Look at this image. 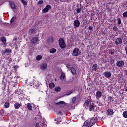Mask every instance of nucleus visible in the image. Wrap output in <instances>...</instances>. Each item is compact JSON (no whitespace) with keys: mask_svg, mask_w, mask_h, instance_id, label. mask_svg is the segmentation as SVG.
Wrapping results in <instances>:
<instances>
[{"mask_svg":"<svg viewBox=\"0 0 127 127\" xmlns=\"http://www.w3.org/2000/svg\"><path fill=\"white\" fill-rule=\"evenodd\" d=\"M94 125H95L94 120L91 118H89L84 122L83 127H93Z\"/></svg>","mask_w":127,"mask_h":127,"instance_id":"1","label":"nucleus"},{"mask_svg":"<svg viewBox=\"0 0 127 127\" xmlns=\"http://www.w3.org/2000/svg\"><path fill=\"white\" fill-rule=\"evenodd\" d=\"M81 54V51L79 50V49L75 48L73 52H72V55L73 56H79Z\"/></svg>","mask_w":127,"mask_h":127,"instance_id":"2","label":"nucleus"},{"mask_svg":"<svg viewBox=\"0 0 127 127\" xmlns=\"http://www.w3.org/2000/svg\"><path fill=\"white\" fill-rule=\"evenodd\" d=\"M59 43L60 47H61V48L63 49L66 47V44H65V41L63 39H59Z\"/></svg>","mask_w":127,"mask_h":127,"instance_id":"3","label":"nucleus"},{"mask_svg":"<svg viewBox=\"0 0 127 127\" xmlns=\"http://www.w3.org/2000/svg\"><path fill=\"white\" fill-rule=\"evenodd\" d=\"M116 65L119 67H124L125 66V62L124 61H118Z\"/></svg>","mask_w":127,"mask_h":127,"instance_id":"4","label":"nucleus"},{"mask_svg":"<svg viewBox=\"0 0 127 127\" xmlns=\"http://www.w3.org/2000/svg\"><path fill=\"white\" fill-rule=\"evenodd\" d=\"M31 86L33 87V88L35 87H39L40 86V84H39V82L37 80H34L33 83H31Z\"/></svg>","mask_w":127,"mask_h":127,"instance_id":"5","label":"nucleus"},{"mask_svg":"<svg viewBox=\"0 0 127 127\" xmlns=\"http://www.w3.org/2000/svg\"><path fill=\"white\" fill-rule=\"evenodd\" d=\"M49 9H51V6L50 5H47L43 9L42 11L44 13H46V12H48V10H49Z\"/></svg>","mask_w":127,"mask_h":127,"instance_id":"6","label":"nucleus"},{"mask_svg":"<svg viewBox=\"0 0 127 127\" xmlns=\"http://www.w3.org/2000/svg\"><path fill=\"white\" fill-rule=\"evenodd\" d=\"M91 101L90 100V99H87L85 101L83 106L84 107V108H86V109L89 107V106H90V105H91Z\"/></svg>","mask_w":127,"mask_h":127,"instance_id":"7","label":"nucleus"},{"mask_svg":"<svg viewBox=\"0 0 127 127\" xmlns=\"http://www.w3.org/2000/svg\"><path fill=\"white\" fill-rule=\"evenodd\" d=\"M103 75L105 78H111L112 77V73L110 71H105L103 73Z\"/></svg>","mask_w":127,"mask_h":127,"instance_id":"8","label":"nucleus"},{"mask_svg":"<svg viewBox=\"0 0 127 127\" xmlns=\"http://www.w3.org/2000/svg\"><path fill=\"white\" fill-rule=\"evenodd\" d=\"M73 25L75 29L80 26V22L79 20H75L73 22Z\"/></svg>","mask_w":127,"mask_h":127,"instance_id":"9","label":"nucleus"},{"mask_svg":"<svg viewBox=\"0 0 127 127\" xmlns=\"http://www.w3.org/2000/svg\"><path fill=\"white\" fill-rule=\"evenodd\" d=\"M0 40L1 41V42H2L3 45L5 46L6 44V38L4 36L1 37Z\"/></svg>","mask_w":127,"mask_h":127,"instance_id":"10","label":"nucleus"},{"mask_svg":"<svg viewBox=\"0 0 127 127\" xmlns=\"http://www.w3.org/2000/svg\"><path fill=\"white\" fill-rule=\"evenodd\" d=\"M115 43L116 44V45L122 44V43H123V40H122V39L120 38H118L115 40Z\"/></svg>","mask_w":127,"mask_h":127,"instance_id":"11","label":"nucleus"},{"mask_svg":"<svg viewBox=\"0 0 127 127\" xmlns=\"http://www.w3.org/2000/svg\"><path fill=\"white\" fill-rule=\"evenodd\" d=\"M9 3L11 8L12 10H14V9H15V4H14V2L12 1H9Z\"/></svg>","mask_w":127,"mask_h":127,"instance_id":"12","label":"nucleus"},{"mask_svg":"<svg viewBox=\"0 0 127 127\" xmlns=\"http://www.w3.org/2000/svg\"><path fill=\"white\" fill-rule=\"evenodd\" d=\"M56 104V105H58V106H60V107H64V106H66V103L64 101H60Z\"/></svg>","mask_w":127,"mask_h":127,"instance_id":"13","label":"nucleus"},{"mask_svg":"<svg viewBox=\"0 0 127 127\" xmlns=\"http://www.w3.org/2000/svg\"><path fill=\"white\" fill-rule=\"evenodd\" d=\"M102 95H103V94L101 91H97L95 94L96 99H100V98L102 97Z\"/></svg>","mask_w":127,"mask_h":127,"instance_id":"14","label":"nucleus"},{"mask_svg":"<svg viewBox=\"0 0 127 127\" xmlns=\"http://www.w3.org/2000/svg\"><path fill=\"white\" fill-rule=\"evenodd\" d=\"M107 113L108 116H112V115H114V110L112 109H108Z\"/></svg>","mask_w":127,"mask_h":127,"instance_id":"15","label":"nucleus"},{"mask_svg":"<svg viewBox=\"0 0 127 127\" xmlns=\"http://www.w3.org/2000/svg\"><path fill=\"white\" fill-rule=\"evenodd\" d=\"M12 51L10 49H5L3 52L4 54H9V53H11Z\"/></svg>","mask_w":127,"mask_h":127,"instance_id":"16","label":"nucleus"},{"mask_svg":"<svg viewBox=\"0 0 127 127\" xmlns=\"http://www.w3.org/2000/svg\"><path fill=\"white\" fill-rule=\"evenodd\" d=\"M88 107H89V111L90 112H92L94 111V110H95V106H94V104L93 103L90 104Z\"/></svg>","mask_w":127,"mask_h":127,"instance_id":"17","label":"nucleus"},{"mask_svg":"<svg viewBox=\"0 0 127 127\" xmlns=\"http://www.w3.org/2000/svg\"><path fill=\"white\" fill-rule=\"evenodd\" d=\"M97 67L98 64H94L92 67V71H93V72H96V71H97Z\"/></svg>","mask_w":127,"mask_h":127,"instance_id":"18","label":"nucleus"},{"mask_svg":"<svg viewBox=\"0 0 127 127\" xmlns=\"http://www.w3.org/2000/svg\"><path fill=\"white\" fill-rule=\"evenodd\" d=\"M16 17H13L11 20H10V25H11V26H13V25H14V21H15V19H16Z\"/></svg>","mask_w":127,"mask_h":127,"instance_id":"19","label":"nucleus"},{"mask_svg":"<svg viewBox=\"0 0 127 127\" xmlns=\"http://www.w3.org/2000/svg\"><path fill=\"white\" fill-rule=\"evenodd\" d=\"M41 69L46 70L47 69V64L44 63L41 65Z\"/></svg>","mask_w":127,"mask_h":127,"instance_id":"20","label":"nucleus"},{"mask_svg":"<svg viewBox=\"0 0 127 127\" xmlns=\"http://www.w3.org/2000/svg\"><path fill=\"white\" fill-rule=\"evenodd\" d=\"M32 43H36V42H39V40H38V38H34L31 40Z\"/></svg>","mask_w":127,"mask_h":127,"instance_id":"21","label":"nucleus"},{"mask_svg":"<svg viewBox=\"0 0 127 127\" xmlns=\"http://www.w3.org/2000/svg\"><path fill=\"white\" fill-rule=\"evenodd\" d=\"M20 107V104H19V103H15L14 104L15 109H16V110H18V109H19Z\"/></svg>","mask_w":127,"mask_h":127,"instance_id":"22","label":"nucleus"},{"mask_svg":"<svg viewBox=\"0 0 127 127\" xmlns=\"http://www.w3.org/2000/svg\"><path fill=\"white\" fill-rule=\"evenodd\" d=\"M34 33H35V30H34V29H31L29 31V34H30V35H31V34H34Z\"/></svg>","mask_w":127,"mask_h":127,"instance_id":"23","label":"nucleus"},{"mask_svg":"<svg viewBox=\"0 0 127 127\" xmlns=\"http://www.w3.org/2000/svg\"><path fill=\"white\" fill-rule=\"evenodd\" d=\"M27 109L30 110V111H32V106L30 103H28L27 105Z\"/></svg>","mask_w":127,"mask_h":127,"instance_id":"24","label":"nucleus"},{"mask_svg":"<svg viewBox=\"0 0 127 127\" xmlns=\"http://www.w3.org/2000/svg\"><path fill=\"white\" fill-rule=\"evenodd\" d=\"M71 72L73 75H75L76 74V69L74 67H71L70 68Z\"/></svg>","mask_w":127,"mask_h":127,"instance_id":"25","label":"nucleus"},{"mask_svg":"<svg viewBox=\"0 0 127 127\" xmlns=\"http://www.w3.org/2000/svg\"><path fill=\"white\" fill-rule=\"evenodd\" d=\"M54 87H55V84L54 83H50L49 88H50V89H53V88H54Z\"/></svg>","mask_w":127,"mask_h":127,"instance_id":"26","label":"nucleus"},{"mask_svg":"<svg viewBox=\"0 0 127 127\" xmlns=\"http://www.w3.org/2000/svg\"><path fill=\"white\" fill-rule=\"evenodd\" d=\"M55 91L56 92H60V91H61V88L59 86L56 87L55 88Z\"/></svg>","mask_w":127,"mask_h":127,"instance_id":"27","label":"nucleus"},{"mask_svg":"<svg viewBox=\"0 0 127 127\" xmlns=\"http://www.w3.org/2000/svg\"><path fill=\"white\" fill-rule=\"evenodd\" d=\"M123 116L125 119H127V111H125L123 113Z\"/></svg>","mask_w":127,"mask_h":127,"instance_id":"28","label":"nucleus"},{"mask_svg":"<svg viewBox=\"0 0 127 127\" xmlns=\"http://www.w3.org/2000/svg\"><path fill=\"white\" fill-rule=\"evenodd\" d=\"M92 120H93V122H95V124H96V122L98 121V116H95Z\"/></svg>","mask_w":127,"mask_h":127,"instance_id":"29","label":"nucleus"},{"mask_svg":"<svg viewBox=\"0 0 127 127\" xmlns=\"http://www.w3.org/2000/svg\"><path fill=\"white\" fill-rule=\"evenodd\" d=\"M55 52H56V50L54 48L50 50V53L53 54V53H55Z\"/></svg>","mask_w":127,"mask_h":127,"instance_id":"30","label":"nucleus"},{"mask_svg":"<svg viewBox=\"0 0 127 127\" xmlns=\"http://www.w3.org/2000/svg\"><path fill=\"white\" fill-rule=\"evenodd\" d=\"M71 103H72V105H74V104H75L76 103V97H75L72 98Z\"/></svg>","mask_w":127,"mask_h":127,"instance_id":"31","label":"nucleus"},{"mask_svg":"<svg viewBox=\"0 0 127 127\" xmlns=\"http://www.w3.org/2000/svg\"><path fill=\"white\" fill-rule=\"evenodd\" d=\"M48 42L50 43L53 42V38L52 37L49 38L48 39Z\"/></svg>","mask_w":127,"mask_h":127,"instance_id":"32","label":"nucleus"},{"mask_svg":"<svg viewBox=\"0 0 127 127\" xmlns=\"http://www.w3.org/2000/svg\"><path fill=\"white\" fill-rule=\"evenodd\" d=\"M41 59H42V56H41L40 55L37 56V57H36L37 60L39 61V60H41Z\"/></svg>","mask_w":127,"mask_h":127,"instance_id":"33","label":"nucleus"},{"mask_svg":"<svg viewBox=\"0 0 127 127\" xmlns=\"http://www.w3.org/2000/svg\"><path fill=\"white\" fill-rule=\"evenodd\" d=\"M4 106L5 107V108H9V103L6 102L4 104Z\"/></svg>","mask_w":127,"mask_h":127,"instance_id":"34","label":"nucleus"},{"mask_svg":"<svg viewBox=\"0 0 127 127\" xmlns=\"http://www.w3.org/2000/svg\"><path fill=\"white\" fill-rule=\"evenodd\" d=\"M64 78H65V74L62 73V75L61 76V79L62 80H64Z\"/></svg>","mask_w":127,"mask_h":127,"instance_id":"35","label":"nucleus"},{"mask_svg":"<svg viewBox=\"0 0 127 127\" xmlns=\"http://www.w3.org/2000/svg\"><path fill=\"white\" fill-rule=\"evenodd\" d=\"M66 67L67 68V69H68V70H70V69H71V65H70L69 64H66Z\"/></svg>","mask_w":127,"mask_h":127,"instance_id":"36","label":"nucleus"},{"mask_svg":"<svg viewBox=\"0 0 127 127\" xmlns=\"http://www.w3.org/2000/svg\"><path fill=\"white\" fill-rule=\"evenodd\" d=\"M110 63H111V64H114V63H115V60H114V59H111Z\"/></svg>","mask_w":127,"mask_h":127,"instance_id":"37","label":"nucleus"},{"mask_svg":"<svg viewBox=\"0 0 127 127\" xmlns=\"http://www.w3.org/2000/svg\"><path fill=\"white\" fill-rule=\"evenodd\" d=\"M123 15L124 17H127V11L123 13Z\"/></svg>","mask_w":127,"mask_h":127,"instance_id":"38","label":"nucleus"},{"mask_svg":"<svg viewBox=\"0 0 127 127\" xmlns=\"http://www.w3.org/2000/svg\"><path fill=\"white\" fill-rule=\"evenodd\" d=\"M21 2L24 4V5H26V2L24 0H21Z\"/></svg>","mask_w":127,"mask_h":127,"instance_id":"39","label":"nucleus"},{"mask_svg":"<svg viewBox=\"0 0 127 127\" xmlns=\"http://www.w3.org/2000/svg\"><path fill=\"white\" fill-rule=\"evenodd\" d=\"M121 23H122V20H121V18H119L118 19V24H121Z\"/></svg>","mask_w":127,"mask_h":127,"instance_id":"40","label":"nucleus"},{"mask_svg":"<svg viewBox=\"0 0 127 127\" xmlns=\"http://www.w3.org/2000/svg\"><path fill=\"white\" fill-rule=\"evenodd\" d=\"M43 3V0H39L38 2V4H42Z\"/></svg>","mask_w":127,"mask_h":127,"instance_id":"41","label":"nucleus"},{"mask_svg":"<svg viewBox=\"0 0 127 127\" xmlns=\"http://www.w3.org/2000/svg\"><path fill=\"white\" fill-rule=\"evenodd\" d=\"M76 11H77V13H80V12H81V9L79 8H77L76 9Z\"/></svg>","mask_w":127,"mask_h":127,"instance_id":"42","label":"nucleus"},{"mask_svg":"<svg viewBox=\"0 0 127 127\" xmlns=\"http://www.w3.org/2000/svg\"><path fill=\"white\" fill-rule=\"evenodd\" d=\"M109 54L111 55H114L115 54V52H112V50L109 51Z\"/></svg>","mask_w":127,"mask_h":127,"instance_id":"43","label":"nucleus"},{"mask_svg":"<svg viewBox=\"0 0 127 127\" xmlns=\"http://www.w3.org/2000/svg\"><path fill=\"white\" fill-rule=\"evenodd\" d=\"M72 94V91H69L66 93V96H69V95H71Z\"/></svg>","mask_w":127,"mask_h":127,"instance_id":"44","label":"nucleus"},{"mask_svg":"<svg viewBox=\"0 0 127 127\" xmlns=\"http://www.w3.org/2000/svg\"><path fill=\"white\" fill-rule=\"evenodd\" d=\"M88 28H89V30H92V29H93V27H92V26H89L88 27Z\"/></svg>","mask_w":127,"mask_h":127,"instance_id":"45","label":"nucleus"},{"mask_svg":"<svg viewBox=\"0 0 127 127\" xmlns=\"http://www.w3.org/2000/svg\"><path fill=\"white\" fill-rule=\"evenodd\" d=\"M58 115H62V112H61V111H59V112L58 113Z\"/></svg>","mask_w":127,"mask_h":127,"instance_id":"46","label":"nucleus"},{"mask_svg":"<svg viewBox=\"0 0 127 127\" xmlns=\"http://www.w3.org/2000/svg\"><path fill=\"white\" fill-rule=\"evenodd\" d=\"M1 84L2 85H4V80H2Z\"/></svg>","mask_w":127,"mask_h":127,"instance_id":"47","label":"nucleus"},{"mask_svg":"<svg viewBox=\"0 0 127 127\" xmlns=\"http://www.w3.org/2000/svg\"><path fill=\"white\" fill-rule=\"evenodd\" d=\"M108 100H112V96H109Z\"/></svg>","mask_w":127,"mask_h":127,"instance_id":"48","label":"nucleus"},{"mask_svg":"<svg viewBox=\"0 0 127 127\" xmlns=\"http://www.w3.org/2000/svg\"><path fill=\"white\" fill-rule=\"evenodd\" d=\"M125 74L127 75V69L125 70Z\"/></svg>","mask_w":127,"mask_h":127,"instance_id":"49","label":"nucleus"},{"mask_svg":"<svg viewBox=\"0 0 127 127\" xmlns=\"http://www.w3.org/2000/svg\"><path fill=\"white\" fill-rule=\"evenodd\" d=\"M1 24H2V21L0 19V25H1Z\"/></svg>","mask_w":127,"mask_h":127,"instance_id":"50","label":"nucleus"},{"mask_svg":"<svg viewBox=\"0 0 127 127\" xmlns=\"http://www.w3.org/2000/svg\"><path fill=\"white\" fill-rule=\"evenodd\" d=\"M113 29L115 30L117 29V28L116 27H113Z\"/></svg>","mask_w":127,"mask_h":127,"instance_id":"51","label":"nucleus"},{"mask_svg":"<svg viewBox=\"0 0 127 127\" xmlns=\"http://www.w3.org/2000/svg\"><path fill=\"white\" fill-rule=\"evenodd\" d=\"M81 119H82V120H85V118H84V117H81Z\"/></svg>","mask_w":127,"mask_h":127,"instance_id":"52","label":"nucleus"},{"mask_svg":"<svg viewBox=\"0 0 127 127\" xmlns=\"http://www.w3.org/2000/svg\"><path fill=\"white\" fill-rule=\"evenodd\" d=\"M102 119H103V120H104V119H105V117H102Z\"/></svg>","mask_w":127,"mask_h":127,"instance_id":"53","label":"nucleus"},{"mask_svg":"<svg viewBox=\"0 0 127 127\" xmlns=\"http://www.w3.org/2000/svg\"><path fill=\"white\" fill-rule=\"evenodd\" d=\"M59 120H61V118H59Z\"/></svg>","mask_w":127,"mask_h":127,"instance_id":"54","label":"nucleus"},{"mask_svg":"<svg viewBox=\"0 0 127 127\" xmlns=\"http://www.w3.org/2000/svg\"><path fill=\"white\" fill-rule=\"evenodd\" d=\"M35 120H36V117L35 118Z\"/></svg>","mask_w":127,"mask_h":127,"instance_id":"55","label":"nucleus"}]
</instances>
